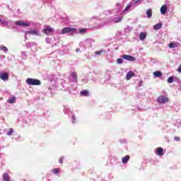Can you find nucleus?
<instances>
[{
  "instance_id": "423d86ee",
  "label": "nucleus",
  "mask_w": 181,
  "mask_h": 181,
  "mask_svg": "<svg viewBox=\"0 0 181 181\" xmlns=\"http://www.w3.org/2000/svg\"><path fill=\"white\" fill-rule=\"evenodd\" d=\"M122 58H123V59L129 61V62H134L136 60V59L134 57H132V55L124 54V55H122Z\"/></svg>"
},
{
  "instance_id": "6ab92c4d",
  "label": "nucleus",
  "mask_w": 181,
  "mask_h": 181,
  "mask_svg": "<svg viewBox=\"0 0 181 181\" xmlns=\"http://www.w3.org/2000/svg\"><path fill=\"white\" fill-rule=\"evenodd\" d=\"M16 101V98L15 96H12V98L8 100V103L9 104H13Z\"/></svg>"
},
{
  "instance_id": "f257e3e1",
  "label": "nucleus",
  "mask_w": 181,
  "mask_h": 181,
  "mask_svg": "<svg viewBox=\"0 0 181 181\" xmlns=\"http://www.w3.org/2000/svg\"><path fill=\"white\" fill-rule=\"evenodd\" d=\"M25 82H26L27 84H29V85H31V86H40V85H41L40 80L31 78H27Z\"/></svg>"
},
{
  "instance_id": "2f4dec72",
  "label": "nucleus",
  "mask_w": 181,
  "mask_h": 181,
  "mask_svg": "<svg viewBox=\"0 0 181 181\" xmlns=\"http://www.w3.org/2000/svg\"><path fill=\"white\" fill-rule=\"evenodd\" d=\"M177 71L180 74H181V65H180V66H178Z\"/></svg>"
},
{
  "instance_id": "f8f14e48",
  "label": "nucleus",
  "mask_w": 181,
  "mask_h": 181,
  "mask_svg": "<svg viewBox=\"0 0 181 181\" xmlns=\"http://www.w3.org/2000/svg\"><path fill=\"white\" fill-rule=\"evenodd\" d=\"M146 15H147V18L150 19V18H152L153 11H152V10L151 8L147 9Z\"/></svg>"
},
{
  "instance_id": "72a5a7b5",
  "label": "nucleus",
  "mask_w": 181,
  "mask_h": 181,
  "mask_svg": "<svg viewBox=\"0 0 181 181\" xmlns=\"http://www.w3.org/2000/svg\"><path fill=\"white\" fill-rule=\"evenodd\" d=\"M0 23H1V25H4V22H1V18H0Z\"/></svg>"
},
{
  "instance_id": "7c9ffc66",
  "label": "nucleus",
  "mask_w": 181,
  "mask_h": 181,
  "mask_svg": "<svg viewBox=\"0 0 181 181\" xmlns=\"http://www.w3.org/2000/svg\"><path fill=\"white\" fill-rule=\"evenodd\" d=\"M63 160H64V158H63V157H61V158H59V163L60 164H63Z\"/></svg>"
},
{
  "instance_id": "4c0bfd02",
  "label": "nucleus",
  "mask_w": 181,
  "mask_h": 181,
  "mask_svg": "<svg viewBox=\"0 0 181 181\" xmlns=\"http://www.w3.org/2000/svg\"><path fill=\"white\" fill-rule=\"evenodd\" d=\"M0 60H1V56L0 55Z\"/></svg>"
},
{
  "instance_id": "c9c22d12",
  "label": "nucleus",
  "mask_w": 181,
  "mask_h": 181,
  "mask_svg": "<svg viewBox=\"0 0 181 181\" xmlns=\"http://www.w3.org/2000/svg\"><path fill=\"white\" fill-rule=\"evenodd\" d=\"M139 0H137L136 2H135V4H136L137 3H138V1H139Z\"/></svg>"
},
{
  "instance_id": "39448f33",
  "label": "nucleus",
  "mask_w": 181,
  "mask_h": 181,
  "mask_svg": "<svg viewBox=\"0 0 181 181\" xmlns=\"http://www.w3.org/2000/svg\"><path fill=\"white\" fill-rule=\"evenodd\" d=\"M0 78L6 82L9 80V74L7 73H0Z\"/></svg>"
},
{
  "instance_id": "a211bd4d",
  "label": "nucleus",
  "mask_w": 181,
  "mask_h": 181,
  "mask_svg": "<svg viewBox=\"0 0 181 181\" xmlns=\"http://www.w3.org/2000/svg\"><path fill=\"white\" fill-rule=\"evenodd\" d=\"M163 24L162 23H158L156 25H153V30H158L162 28Z\"/></svg>"
},
{
  "instance_id": "a878e982",
  "label": "nucleus",
  "mask_w": 181,
  "mask_h": 181,
  "mask_svg": "<svg viewBox=\"0 0 181 181\" xmlns=\"http://www.w3.org/2000/svg\"><path fill=\"white\" fill-rule=\"evenodd\" d=\"M1 50L7 52H8V48L6 47H4V45H1L0 47Z\"/></svg>"
},
{
  "instance_id": "0eeeda50",
  "label": "nucleus",
  "mask_w": 181,
  "mask_h": 181,
  "mask_svg": "<svg viewBox=\"0 0 181 181\" xmlns=\"http://www.w3.org/2000/svg\"><path fill=\"white\" fill-rule=\"evenodd\" d=\"M15 24L16 25L21 26V27H28L30 25L28 23H25L24 21H16Z\"/></svg>"
},
{
  "instance_id": "9d476101",
  "label": "nucleus",
  "mask_w": 181,
  "mask_h": 181,
  "mask_svg": "<svg viewBox=\"0 0 181 181\" xmlns=\"http://www.w3.org/2000/svg\"><path fill=\"white\" fill-rule=\"evenodd\" d=\"M160 11L161 14L165 15L167 11V6L166 5L161 6Z\"/></svg>"
},
{
  "instance_id": "ddd939ff",
  "label": "nucleus",
  "mask_w": 181,
  "mask_h": 181,
  "mask_svg": "<svg viewBox=\"0 0 181 181\" xmlns=\"http://www.w3.org/2000/svg\"><path fill=\"white\" fill-rule=\"evenodd\" d=\"M129 160V155H127L125 157H122V162L123 164H127Z\"/></svg>"
},
{
  "instance_id": "f3484780",
  "label": "nucleus",
  "mask_w": 181,
  "mask_h": 181,
  "mask_svg": "<svg viewBox=\"0 0 181 181\" xmlns=\"http://www.w3.org/2000/svg\"><path fill=\"white\" fill-rule=\"evenodd\" d=\"M146 37V33H140L139 39L140 40L144 41Z\"/></svg>"
},
{
  "instance_id": "b1692460",
  "label": "nucleus",
  "mask_w": 181,
  "mask_h": 181,
  "mask_svg": "<svg viewBox=\"0 0 181 181\" xmlns=\"http://www.w3.org/2000/svg\"><path fill=\"white\" fill-rule=\"evenodd\" d=\"M52 172L53 173V174L58 175L59 173V168H54V169H52Z\"/></svg>"
},
{
  "instance_id": "7ed1b4c3",
  "label": "nucleus",
  "mask_w": 181,
  "mask_h": 181,
  "mask_svg": "<svg viewBox=\"0 0 181 181\" xmlns=\"http://www.w3.org/2000/svg\"><path fill=\"white\" fill-rule=\"evenodd\" d=\"M76 31V28H64L62 30H61V35H65L69 33H74Z\"/></svg>"
},
{
  "instance_id": "5701e85b",
  "label": "nucleus",
  "mask_w": 181,
  "mask_h": 181,
  "mask_svg": "<svg viewBox=\"0 0 181 181\" xmlns=\"http://www.w3.org/2000/svg\"><path fill=\"white\" fill-rule=\"evenodd\" d=\"M167 81H168V83H173V81H174V78H173V76L168 77Z\"/></svg>"
},
{
  "instance_id": "473e14b6",
  "label": "nucleus",
  "mask_w": 181,
  "mask_h": 181,
  "mask_svg": "<svg viewBox=\"0 0 181 181\" xmlns=\"http://www.w3.org/2000/svg\"><path fill=\"white\" fill-rule=\"evenodd\" d=\"M174 139H175V141H180V137L179 136L174 137Z\"/></svg>"
},
{
  "instance_id": "e433bc0d",
  "label": "nucleus",
  "mask_w": 181,
  "mask_h": 181,
  "mask_svg": "<svg viewBox=\"0 0 181 181\" xmlns=\"http://www.w3.org/2000/svg\"><path fill=\"white\" fill-rule=\"evenodd\" d=\"M139 83H140V84H142V81H140Z\"/></svg>"
},
{
  "instance_id": "f03ea898",
  "label": "nucleus",
  "mask_w": 181,
  "mask_h": 181,
  "mask_svg": "<svg viewBox=\"0 0 181 181\" xmlns=\"http://www.w3.org/2000/svg\"><path fill=\"white\" fill-rule=\"evenodd\" d=\"M170 101L169 98L164 96V95H160L158 97L157 102L159 104H165Z\"/></svg>"
},
{
  "instance_id": "1a4fd4ad",
  "label": "nucleus",
  "mask_w": 181,
  "mask_h": 181,
  "mask_svg": "<svg viewBox=\"0 0 181 181\" xmlns=\"http://www.w3.org/2000/svg\"><path fill=\"white\" fill-rule=\"evenodd\" d=\"M156 155L158 156H163V148H156Z\"/></svg>"
},
{
  "instance_id": "bb28decb",
  "label": "nucleus",
  "mask_w": 181,
  "mask_h": 181,
  "mask_svg": "<svg viewBox=\"0 0 181 181\" xmlns=\"http://www.w3.org/2000/svg\"><path fill=\"white\" fill-rule=\"evenodd\" d=\"M132 8V6H131V5H128V6H126V8H125V9H124V10H123V12H125V11H129V8Z\"/></svg>"
},
{
  "instance_id": "4468645a",
  "label": "nucleus",
  "mask_w": 181,
  "mask_h": 181,
  "mask_svg": "<svg viewBox=\"0 0 181 181\" xmlns=\"http://www.w3.org/2000/svg\"><path fill=\"white\" fill-rule=\"evenodd\" d=\"M2 177L4 178V181H11V177L8 173H4Z\"/></svg>"
},
{
  "instance_id": "4be33fe9",
  "label": "nucleus",
  "mask_w": 181,
  "mask_h": 181,
  "mask_svg": "<svg viewBox=\"0 0 181 181\" xmlns=\"http://www.w3.org/2000/svg\"><path fill=\"white\" fill-rule=\"evenodd\" d=\"M86 31H87V29L86 28H80V30H78V33L80 34H84V33H86Z\"/></svg>"
},
{
  "instance_id": "6e6552de",
  "label": "nucleus",
  "mask_w": 181,
  "mask_h": 181,
  "mask_svg": "<svg viewBox=\"0 0 181 181\" xmlns=\"http://www.w3.org/2000/svg\"><path fill=\"white\" fill-rule=\"evenodd\" d=\"M135 76V74L134 71H129L128 74H127L126 75V80L129 81V79H131L132 77H134Z\"/></svg>"
},
{
  "instance_id": "dca6fc26",
  "label": "nucleus",
  "mask_w": 181,
  "mask_h": 181,
  "mask_svg": "<svg viewBox=\"0 0 181 181\" xmlns=\"http://www.w3.org/2000/svg\"><path fill=\"white\" fill-rule=\"evenodd\" d=\"M71 77H73L75 82H77L78 81V77H77V74L76 71L71 72Z\"/></svg>"
},
{
  "instance_id": "c85d7f7f",
  "label": "nucleus",
  "mask_w": 181,
  "mask_h": 181,
  "mask_svg": "<svg viewBox=\"0 0 181 181\" xmlns=\"http://www.w3.org/2000/svg\"><path fill=\"white\" fill-rule=\"evenodd\" d=\"M168 47H170V49L174 48V44H173V42H170V44H168Z\"/></svg>"
},
{
  "instance_id": "f704fd0d",
  "label": "nucleus",
  "mask_w": 181,
  "mask_h": 181,
  "mask_svg": "<svg viewBox=\"0 0 181 181\" xmlns=\"http://www.w3.org/2000/svg\"><path fill=\"white\" fill-rule=\"evenodd\" d=\"M80 51V49H76V52H79Z\"/></svg>"
},
{
  "instance_id": "20e7f679",
  "label": "nucleus",
  "mask_w": 181,
  "mask_h": 181,
  "mask_svg": "<svg viewBox=\"0 0 181 181\" xmlns=\"http://www.w3.org/2000/svg\"><path fill=\"white\" fill-rule=\"evenodd\" d=\"M53 32V28L49 27V26H47V28H45L43 30H42V33L44 34H45L46 35H51V34Z\"/></svg>"
},
{
  "instance_id": "cd10ccee",
  "label": "nucleus",
  "mask_w": 181,
  "mask_h": 181,
  "mask_svg": "<svg viewBox=\"0 0 181 181\" xmlns=\"http://www.w3.org/2000/svg\"><path fill=\"white\" fill-rule=\"evenodd\" d=\"M124 60L122 58H118L117 59V64H122Z\"/></svg>"
},
{
  "instance_id": "393cba45",
  "label": "nucleus",
  "mask_w": 181,
  "mask_h": 181,
  "mask_svg": "<svg viewBox=\"0 0 181 181\" xmlns=\"http://www.w3.org/2000/svg\"><path fill=\"white\" fill-rule=\"evenodd\" d=\"M13 132H14L13 129L12 128L9 129V131L7 132V135L11 136L13 134Z\"/></svg>"
},
{
  "instance_id": "aec40b11",
  "label": "nucleus",
  "mask_w": 181,
  "mask_h": 181,
  "mask_svg": "<svg viewBox=\"0 0 181 181\" xmlns=\"http://www.w3.org/2000/svg\"><path fill=\"white\" fill-rule=\"evenodd\" d=\"M81 95H83V96L89 95V91L87 90H81Z\"/></svg>"
},
{
  "instance_id": "2eb2a0df",
  "label": "nucleus",
  "mask_w": 181,
  "mask_h": 181,
  "mask_svg": "<svg viewBox=\"0 0 181 181\" xmlns=\"http://www.w3.org/2000/svg\"><path fill=\"white\" fill-rule=\"evenodd\" d=\"M153 76L159 78L163 76V73H162V71H153Z\"/></svg>"
},
{
  "instance_id": "c756f323",
  "label": "nucleus",
  "mask_w": 181,
  "mask_h": 181,
  "mask_svg": "<svg viewBox=\"0 0 181 181\" xmlns=\"http://www.w3.org/2000/svg\"><path fill=\"white\" fill-rule=\"evenodd\" d=\"M103 53V51H98L95 52V55H100Z\"/></svg>"
},
{
  "instance_id": "412c9836",
  "label": "nucleus",
  "mask_w": 181,
  "mask_h": 181,
  "mask_svg": "<svg viewBox=\"0 0 181 181\" xmlns=\"http://www.w3.org/2000/svg\"><path fill=\"white\" fill-rule=\"evenodd\" d=\"M122 20V17H115V19L113 20V21H115V23H120Z\"/></svg>"
},
{
  "instance_id": "9b49d317",
  "label": "nucleus",
  "mask_w": 181,
  "mask_h": 181,
  "mask_svg": "<svg viewBox=\"0 0 181 181\" xmlns=\"http://www.w3.org/2000/svg\"><path fill=\"white\" fill-rule=\"evenodd\" d=\"M26 35H39V33H37V30H28L26 32Z\"/></svg>"
}]
</instances>
